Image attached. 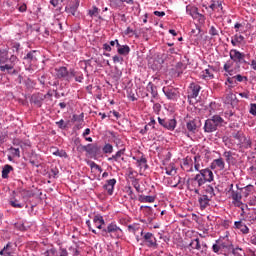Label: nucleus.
<instances>
[{
    "label": "nucleus",
    "instance_id": "nucleus-1",
    "mask_svg": "<svg viewBox=\"0 0 256 256\" xmlns=\"http://www.w3.org/2000/svg\"><path fill=\"white\" fill-rule=\"evenodd\" d=\"M223 143L228 147V149H233L235 146L240 149H249V147H251V140L245 137L241 132H233L232 138L224 136Z\"/></svg>",
    "mask_w": 256,
    "mask_h": 256
},
{
    "label": "nucleus",
    "instance_id": "nucleus-2",
    "mask_svg": "<svg viewBox=\"0 0 256 256\" xmlns=\"http://www.w3.org/2000/svg\"><path fill=\"white\" fill-rule=\"evenodd\" d=\"M17 61V56L12 55L9 58V52L7 50H0V71L2 73H15V64Z\"/></svg>",
    "mask_w": 256,
    "mask_h": 256
},
{
    "label": "nucleus",
    "instance_id": "nucleus-3",
    "mask_svg": "<svg viewBox=\"0 0 256 256\" xmlns=\"http://www.w3.org/2000/svg\"><path fill=\"white\" fill-rule=\"evenodd\" d=\"M215 181V174L210 168L201 169L198 174L192 179V182L198 187H203L205 183H213Z\"/></svg>",
    "mask_w": 256,
    "mask_h": 256
},
{
    "label": "nucleus",
    "instance_id": "nucleus-4",
    "mask_svg": "<svg viewBox=\"0 0 256 256\" xmlns=\"http://www.w3.org/2000/svg\"><path fill=\"white\" fill-rule=\"evenodd\" d=\"M223 125V118L219 115H214L211 119H207L204 124L205 133H213L217 131V127Z\"/></svg>",
    "mask_w": 256,
    "mask_h": 256
},
{
    "label": "nucleus",
    "instance_id": "nucleus-5",
    "mask_svg": "<svg viewBox=\"0 0 256 256\" xmlns=\"http://www.w3.org/2000/svg\"><path fill=\"white\" fill-rule=\"evenodd\" d=\"M102 237H109V235L114 236L116 239L123 237V230L117 226V223L111 222L106 228L102 230Z\"/></svg>",
    "mask_w": 256,
    "mask_h": 256
},
{
    "label": "nucleus",
    "instance_id": "nucleus-6",
    "mask_svg": "<svg viewBox=\"0 0 256 256\" xmlns=\"http://www.w3.org/2000/svg\"><path fill=\"white\" fill-rule=\"evenodd\" d=\"M212 251L214 253H217L218 255L220 253H227V252L231 251V243H229L228 239L219 238L213 244Z\"/></svg>",
    "mask_w": 256,
    "mask_h": 256
},
{
    "label": "nucleus",
    "instance_id": "nucleus-7",
    "mask_svg": "<svg viewBox=\"0 0 256 256\" xmlns=\"http://www.w3.org/2000/svg\"><path fill=\"white\" fill-rule=\"evenodd\" d=\"M229 57L233 63H247V61H245V53L240 52L237 49H231Z\"/></svg>",
    "mask_w": 256,
    "mask_h": 256
},
{
    "label": "nucleus",
    "instance_id": "nucleus-8",
    "mask_svg": "<svg viewBox=\"0 0 256 256\" xmlns=\"http://www.w3.org/2000/svg\"><path fill=\"white\" fill-rule=\"evenodd\" d=\"M47 97H51L49 93L43 94V93H36L31 96L30 103H33L35 107H42L43 101L47 99Z\"/></svg>",
    "mask_w": 256,
    "mask_h": 256
},
{
    "label": "nucleus",
    "instance_id": "nucleus-9",
    "mask_svg": "<svg viewBox=\"0 0 256 256\" xmlns=\"http://www.w3.org/2000/svg\"><path fill=\"white\" fill-rule=\"evenodd\" d=\"M194 193L198 195V203L200 205V208L207 209L212 198H209V196L205 194H201V192L197 188L194 189Z\"/></svg>",
    "mask_w": 256,
    "mask_h": 256
},
{
    "label": "nucleus",
    "instance_id": "nucleus-10",
    "mask_svg": "<svg viewBox=\"0 0 256 256\" xmlns=\"http://www.w3.org/2000/svg\"><path fill=\"white\" fill-rule=\"evenodd\" d=\"M143 239L146 243V246L150 249H157V247H159V244H157V238H155V235H153V233L148 232L144 234Z\"/></svg>",
    "mask_w": 256,
    "mask_h": 256
},
{
    "label": "nucleus",
    "instance_id": "nucleus-11",
    "mask_svg": "<svg viewBox=\"0 0 256 256\" xmlns=\"http://www.w3.org/2000/svg\"><path fill=\"white\" fill-rule=\"evenodd\" d=\"M247 211H245L244 207H241V217H245V221H249L250 223H255L256 221V211L255 210H251L247 208V205H245Z\"/></svg>",
    "mask_w": 256,
    "mask_h": 256
},
{
    "label": "nucleus",
    "instance_id": "nucleus-12",
    "mask_svg": "<svg viewBox=\"0 0 256 256\" xmlns=\"http://www.w3.org/2000/svg\"><path fill=\"white\" fill-rule=\"evenodd\" d=\"M201 91V86L197 83H191L188 87V99H197L199 97V92Z\"/></svg>",
    "mask_w": 256,
    "mask_h": 256
},
{
    "label": "nucleus",
    "instance_id": "nucleus-13",
    "mask_svg": "<svg viewBox=\"0 0 256 256\" xmlns=\"http://www.w3.org/2000/svg\"><path fill=\"white\" fill-rule=\"evenodd\" d=\"M232 199V203L235 205V207H240V209L241 207H245L241 201V199H243V196H241V190H232Z\"/></svg>",
    "mask_w": 256,
    "mask_h": 256
},
{
    "label": "nucleus",
    "instance_id": "nucleus-14",
    "mask_svg": "<svg viewBox=\"0 0 256 256\" xmlns=\"http://www.w3.org/2000/svg\"><path fill=\"white\" fill-rule=\"evenodd\" d=\"M115 185H117V180L112 178L106 181V183L103 185V189L108 195H113L115 191Z\"/></svg>",
    "mask_w": 256,
    "mask_h": 256
},
{
    "label": "nucleus",
    "instance_id": "nucleus-15",
    "mask_svg": "<svg viewBox=\"0 0 256 256\" xmlns=\"http://www.w3.org/2000/svg\"><path fill=\"white\" fill-rule=\"evenodd\" d=\"M210 169H217L218 171H223V169H225V161H223V158L213 160L210 165Z\"/></svg>",
    "mask_w": 256,
    "mask_h": 256
},
{
    "label": "nucleus",
    "instance_id": "nucleus-16",
    "mask_svg": "<svg viewBox=\"0 0 256 256\" xmlns=\"http://www.w3.org/2000/svg\"><path fill=\"white\" fill-rule=\"evenodd\" d=\"M146 89L148 93H151L152 95V98L150 100L151 103H155V99H157V97L159 96V93H157V87H155L152 82H149L146 86Z\"/></svg>",
    "mask_w": 256,
    "mask_h": 256
},
{
    "label": "nucleus",
    "instance_id": "nucleus-17",
    "mask_svg": "<svg viewBox=\"0 0 256 256\" xmlns=\"http://www.w3.org/2000/svg\"><path fill=\"white\" fill-rule=\"evenodd\" d=\"M162 91L164 95H166L167 99H170L171 101H175V99H177V90H175V88L164 87Z\"/></svg>",
    "mask_w": 256,
    "mask_h": 256
},
{
    "label": "nucleus",
    "instance_id": "nucleus-18",
    "mask_svg": "<svg viewBox=\"0 0 256 256\" xmlns=\"http://www.w3.org/2000/svg\"><path fill=\"white\" fill-rule=\"evenodd\" d=\"M182 169L186 173H193V160L191 158H186L182 163Z\"/></svg>",
    "mask_w": 256,
    "mask_h": 256
},
{
    "label": "nucleus",
    "instance_id": "nucleus-19",
    "mask_svg": "<svg viewBox=\"0 0 256 256\" xmlns=\"http://www.w3.org/2000/svg\"><path fill=\"white\" fill-rule=\"evenodd\" d=\"M134 161H136V166L140 168V171H145L147 169V159L145 157L137 158L133 157Z\"/></svg>",
    "mask_w": 256,
    "mask_h": 256
},
{
    "label": "nucleus",
    "instance_id": "nucleus-20",
    "mask_svg": "<svg viewBox=\"0 0 256 256\" xmlns=\"http://www.w3.org/2000/svg\"><path fill=\"white\" fill-rule=\"evenodd\" d=\"M234 227L235 229H239V231H241V233H243L244 235H247V233H249V227H247V225H245V223L241 221L234 222Z\"/></svg>",
    "mask_w": 256,
    "mask_h": 256
},
{
    "label": "nucleus",
    "instance_id": "nucleus-21",
    "mask_svg": "<svg viewBox=\"0 0 256 256\" xmlns=\"http://www.w3.org/2000/svg\"><path fill=\"white\" fill-rule=\"evenodd\" d=\"M202 195H206V197L212 199L215 195V188L212 185H206L202 191Z\"/></svg>",
    "mask_w": 256,
    "mask_h": 256
},
{
    "label": "nucleus",
    "instance_id": "nucleus-22",
    "mask_svg": "<svg viewBox=\"0 0 256 256\" xmlns=\"http://www.w3.org/2000/svg\"><path fill=\"white\" fill-rule=\"evenodd\" d=\"M93 223L97 229H103V224L105 223V219H103V216L96 215L93 218Z\"/></svg>",
    "mask_w": 256,
    "mask_h": 256
},
{
    "label": "nucleus",
    "instance_id": "nucleus-23",
    "mask_svg": "<svg viewBox=\"0 0 256 256\" xmlns=\"http://www.w3.org/2000/svg\"><path fill=\"white\" fill-rule=\"evenodd\" d=\"M175 127H177V120L175 119L166 120L164 129H168V131H175Z\"/></svg>",
    "mask_w": 256,
    "mask_h": 256
},
{
    "label": "nucleus",
    "instance_id": "nucleus-24",
    "mask_svg": "<svg viewBox=\"0 0 256 256\" xmlns=\"http://www.w3.org/2000/svg\"><path fill=\"white\" fill-rule=\"evenodd\" d=\"M35 53H37L36 50L28 52L27 55L24 57V61H27L28 63H35V61H37Z\"/></svg>",
    "mask_w": 256,
    "mask_h": 256
},
{
    "label": "nucleus",
    "instance_id": "nucleus-25",
    "mask_svg": "<svg viewBox=\"0 0 256 256\" xmlns=\"http://www.w3.org/2000/svg\"><path fill=\"white\" fill-rule=\"evenodd\" d=\"M243 41H245V37L243 35L236 34L232 37L231 44L233 47H237V45H239V43H243Z\"/></svg>",
    "mask_w": 256,
    "mask_h": 256
},
{
    "label": "nucleus",
    "instance_id": "nucleus-26",
    "mask_svg": "<svg viewBox=\"0 0 256 256\" xmlns=\"http://www.w3.org/2000/svg\"><path fill=\"white\" fill-rule=\"evenodd\" d=\"M209 8L212 11H215L217 8L220 9L221 11H223V3L219 0H211V4H210Z\"/></svg>",
    "mask_w": 256,
    "mask_h": 256
},
{
    "label": "nucleus",
    "instance_id": "nucleus-27",
    "mask_svg": "<svg viewBox=\"0 0 256 256\" xmlns=\"http://www.w3.org/2000/svg\"><path fill=\"white\" fill-rule=\"evenodd\" d=\"M11 171H13V166L6 164L2 169V179H8Z\"/></svg>",
    "mask_w": 256,
    "mask_h": 256
},
{
    "label": "nucleus",
    "instance_id": "nucleus-28",
    "mask_svg": "<svg viewBox=\"0 0 256 256\" xmlns=\"http://www.w3.org/2000/svg\"><path fill=\"white\" fill-rule=\"evenodd\" d=\"M186 13L187 15H190V17H192V19H195V17L197 16L198 9L197 7H193V6H186Z\"/></svg>",
    "mask_w": 256,
    "mask_h": 256
},
{
    "label": "nucleus",
    "instance_id": "nucleus-29",
    "mask_svg": "<svg viewBox=\"0 0 256 256\" xmlns=\"http://www.w3.org/2000/svg\"><path fill=\"white\" fill-rule=\"evenodd\" d=\"M138 200L140 203H155V196L140 195Z\"/></svg>",
    "mask_w": 256,
    "mask_h": 256
},
{
    "label": "nucleus",
    "instance_id": "nucleus-30",
    "mask_svg": "<svg viewBox=\"0 0 256 256\" xmlns=\"http://www.w3.org/2000/svg\"><path fill=\"white\" fill-rule=\"evenodd\" d=\"M202 79H213V68H207L201 72Z\"/></svg>",
    "mask_w": 256,
    "mask_h": 256
},
{
    "label": "nucleus",
    "instance_id": "nucleus-31",
    "mask_svg": "<svg viewBox=\"0 0 256 256\" xmlns=\"http://www.w3.org/2000/svg\"><path fill=\"white\" fill-rule=\"evenodd\" d=\"M189 247H191V249H195L196 251H201V242L199 241V238L191 240Z\"/></svg>",
    "mask_w": 256,
    "mask_h": 256
},
{
    "label": "nucleus",
    "instance_id": "nucleus-32",
    "mask_svg": "<svg viewBox=\"0 0 256 256\" xmlns=\"http://www.w3.org/2000/svg\"><path fill=\"white\" fill-rule=\"evenodd\" d=\"M235 101H237V96H235V94H233V92H229L226 95L225 103H227L228 105H233V103H235Z\"/></svg>",
    "mask_w": 256,
    "mask_h": 256
},
{
    "label": "nucleus",
    "instance_id": "nucleus-33",
    "mask_svg": "<svg viewBox=\"0 0 256 256\" xmlns=\"http://www.w3.org/2000/svg\"><path fill=\"white\" fill-rule=\"evenodd\" d=\"M186 129L189 133H195L197 131V124L193 120H190L186 123Z\"/></svg>",
    "mask_w": 256,
    "mask_h": 256
},
{
    "label": "nucleus",
    "instance_id": "nucleus-34",
    "mask_svg": "<svg viewBox=\"0 0 256 256\" xmlns=\"http://www.w3.org/2000/svg\"><path fill=\"white\" fill-rule=\"evenodd\" d=\"M193 167H194L195 171H198V173L201 172V157L194 156Z\"/></svg>",
    "mask_w": 256,
    "mask_h": 256
},
{
    "label": "nucleus",
    "instance_id": "nucleus-35",
    "mask_svg": "<svg viewBox=\"0 0 256 256\" xmlns=\"http://www.w3.org/2000/svg\"><path fill=\"white\" fill-rule=\"evenodd\" d=\"M129 51H131V49L127 45L121 46L120 44V46H118L119 55H129Z\"/></svg>",
    "mask_w": 256,
    "mask_h": 256
},
{
    "label": "nucleus",
    "instance_id": "nucleus-36",
    "mask_svg": "<svg viewBox=\"0 0 256 256\" xmlns=\"http://www.w3.org/2000/svg\"><path fill=\"white\" fill-rule=\"evenodd\" d=\"M235 62L233 61H227L225 64H224V71H226V73H229V75H233V64Z\"/></svg>",
    "mask_w": 256,
    "mask_h": 256
},
{
    "label": "nucleus",
    "instance_id": "nucleus-37",
    "mask_svg": "<svg viewBox=\"0 0 256 256\" xmlns=\"http://www.w3.org/2000/svg\"><path fill=\"white\" fill-rule=\"evenodd\" d=\"M20 195L22 197V199H31V197H34V193L33 191H30V190H22L20 192Z\"/></svg>",
    "mask_w": 256,
    "mask_h": 256
},
{
    "label": "nucleus",
    "instance_id": "nucleus-38",
    "mask_svg": "<svg viewBox=\"0 0 256 256\" xmlns=\"http://www.w3.org/2000/svg\"><path fill=\"white\" fill-rule=\"evenodd\" d=\"M125 155V149H121L118 152H116L115 155L112 157L108 158V161H118L119 157Z\"/></svg>",
    "mask_w": 256,
    "mask_h": 256
},
{
    "label": "nucleus",
    "instance_id": "nucleus-39",
    "mask_svg": "<svg viewBox=\"0 0 256 256\" xmlns=\"http://www.w3.org/2000/svg\"><path fill=\"white\" fill-rule=\"evenodd\" d=\"M166 175H175L177 173V170H175V165L170 164L165 168Z\"/></svg>",
    "mask_w": 256,
    "mask_h": 256
},
{
    "label": "nucleus",
    "instance_id": "nucleus-40",
    "mask_svg": "<svg viewBox=\"0 0 256 256\" xmlns=\"http://www.w3.org/2000/svg\"><path fill=\"white\" fill-rule=\"evenodd\" d=\"M88 14L91 17H99V8H97V6L92 7V9L88 11Z\"/></svg>",
    "mask_w": 256,
    "mask_h": 256
},
{
    "label": "nucleus",
    "instance_id": "nucleus-41",
    "mask_svg": "<svg viewBox=\"0 0 256 256\" xmlns=\"http://www.w3.org/2000/svg\"><path fill=\"white\" fill-rule=\"evenodd\" d=\"M194 19H197V21H199V23L201 25H203V23H205V21H206L205 15H203L199 12H198V14H196V17H194Z\"/></svg>",
    "mask_w": 256,
    "mask_h": 256
},
{
    "label": "nucleus",
    "instance_id": "nucleus-42",
    "mask_svg": "<svg viewBox=\"0 0 256 256\" xmlns=\"http://www.w3.org/2000/svg\"><path fill=\"white\" fill-rule=\"evenodd\" d=\"M11 247V242H8L6 246L0 251V255L6 256L9 253V248Z\"/></svg>",
    "mask_w": 256,
    "mask_h": 256
},
{
    "label": "nucleus",
    "instance_id": "nucleus-43",
    "mask_svg": "<svg viewBox=\"0 0 256 256\" xmlns=\"http://www.w3.org/2000/svg\"><path fill=\"white\" fill-rule=\"evenodd\" d=\"M10 205L14 207L15 209H22L23 204L19 203L18 200H11Z\"/></svg>",
    "mask_w": 256,
    "mask_h": 256
},
{
    "label": "nucleus",
    "instance_id": "nucleus-44",
    "mask_svg": "<svg viewBox=\"0 0 256 256\" xmlns=\"http://www.w3.org/2000/svg\"><path fill=\"white\" fill-rule=\"evenodd\" d=\"M103 153H113V145L111 144H106L103 147Z\"/></svg>",
    "mask_w": 256,
    "mask_h": 256
},
{
    "label": "nucleus",
    "instance_id": "nucleus-45",
    "mask_svg": "<svg viewBox=\"0 0 256 256\" xmlns=\"http://www.w3.org/2000/svg\"><path fill=\"white\" fill-rule=\"evenodd\" d=\"M56 71H57L56 75L59 79H62V77H65V67H62L58 70L56 69Z\"/></svg>",
    "mask_w": 256,
    "mask_h": 256
},
{
    "label": "nucleus",
    "instance_id": "nucleus-46",
    "mask_svg": "<svg viewBox=\"0 0 256 256\" xmlns=\"http://www.w3.org/2000/svg\"><path fill=\"white\" fill-rule=\"evenodd\" d=\"M132 185L134 189H136L137 193H141V184H139V180H134Z\"/></svg>",
    "mask_w": 256,
    "mask_h": 256
},
{
    "label": "nucleus",
    "instance_id": "nucleus-47",
    "mask_svg": "<svg viewBox=\"0 0 256 256\" xmlns=\"http://www.w3.org/2000/svg\"><path fill=\"white\" fill-rule=\"evenodd\" d=\"M249 113H250V115H253L254 117H256V104L255 103L250 104Z\"/></svg>",
    "mask_w": 256,
    "mask_h": 256
},
{
    "label": "nucleus",
    "instance_id": "nucleus-48",
    "mask_svg": "<svg viewBox=\"0 0 256 256\" xmlns=\"http://www.w3.org/2000/svg\"><path fill=\"white\" fill-rule=\"evenodd\" d=\"M10 151L12 153V155H15V157H21V151L19 150V148H10Z\"/></svg>",
    "mask_w": 256,
    "mask_h": 256
},
{
    "label": "nucleus",
    "instance_id": "nucleus-49",
    "mask_svg": "<svg viewBox=\"0 0 256 256\" xmlns=\"http://www.w3.org/2000/svg\"><path fill=\"white\" fill-rule=\"evenodd\" d=\"M248 241L251 243V245H256V234H250L248 236Z\"/></svg>",
    "mask_w": 256,
    "mask_h": 256
},
{
    "label": "nucleus",
    "instance_id": "nucleus-50",
    "mask_svg": "<svg viewBox=\"0 0 256 256\" xmlns=\"http://www.w3.org/2000/svg\"><path fill=\"white\" fill-rule=\"evenodd\" d=\"M233 79H236L238 83H243V80L247 81V77L242 76L241 74H237L236 76L233 77Z\"/></svg>",
    "mask_w": 256,
    "mask_h": 256
},
{
    "label": "nucleus",
    "instance_id": "nucleus-51",
    "mask_svg": "<svg viewBox=\"0 0 256 256\" xmlns=\"http://www.w3.org/2000/svg\"><path fill=\"white\" fill-rule=\"evenodd\" d=\"M153 111L154 113H156L157 115H159L160 111H161V104L159 103H154L153 105Z\"/></svg>",
    "mask_w": 256,
    "mask_h": 256
},
{
    "label": "nucleus",
    "instance_id": "nucleus-52",
    "mask_svg": "<svg viewBox=\"0 0 256 256\" xmlns=\"http://www.w3.org/2000/svg\"><path fill=\"white\" fill-rule=\"evenodd\" d=\"M209 34L215 37L216 35H219V31L217 30V28H215V26H211L209 30Z\"/></svg>",
    "mask_w": 256,
    "mask_h": 256
},
{
    "label": "nucleus",
    "instance_id": "nucleus-53",
    "mask_svg": "<svg viewBox=\"0 0 256 256\" xmlns=\"http://www.w3.org/2000/svg\"><path fill=\"white\" fill-rule=\"evenodd\" d=\"M90 167L91 169H96L97 171H99V173H103V169L101 168V166L97 165L95 162H92Z\"/></svg>",
    "mask_w": 256,
    "mask_h": 256
},
{
    "label": "nucleus",
    "instance_id": "nucleus-54",
    "mask_svg": "<svg viewBox=\"0 0 256 256\" xmlns=\"http://www.w3.org/2000/svg\"><path fill=\"white\" fill-rule=\"evenodd\" d=\"M223 155H224L226 161H231V157H232L231 151H225Z\"/></svg>",
    "mask_w": 256,
    "mask_h": 256
},
{
    "label": "nucleus",
    "instance_id": "nucleus-55",
    "mask_svg": "<svg viewBox=\"0 0 256 256\" xmlns=\"http://www.w3.org/2000/svg\"><path fill=\"white\" fill-rule=\"evenodd\" d=\"M50 3L51 5H53V7H58V5H61V3H63V0H51Z\"/></svg>",
    "mask_w": 256,
    "mask_h": 256
},
{
    "label": "nucleus",
    "instance_id": "nucleus-56",
    "mask_svg": "<svg viewBox=\"0 0 256 256\" xmlns=\"http://www.w3.org/2000/svg\"><path fill=\"white\" fill-rule=\"evenodd\" d=\"M114 63H123V57L121 56H113Z\"/></svg>",
    "mask_w": 256,
    "mask_h": 256
},
{
    "label": "nucleus",
    "instance_id": "nucleus-57",
    "mask_svg": "<svg viewBox=\"0 0 256 256\" xmlns=\"http://www.w3.org/2000/svg\"><path fill=\"white\" fill-rule=\"evenodd\" d=\"M79 7V2L75 1L74 6L71 8V14L75 15V11H77V8Z\"/></svg>",
    "mask_w": 256,
    "mask_h": 256
},
{
    "label": "nucleus",
    "instance_id": "nucleus-58",
    "mask_svg": "<svg viewBox=\"0 0 256 256\" xmlns=\"http://www.w3.org/2000/svg\"><path fill=\"white\" fill-rule=\"evenodd\" d=\"M53 155H58V157H65V152L62 150V151H55L53 152Z\"/></svg>",
    "mask_w": 256,
    "mask_h": 256
},
{
    "label": "nucleus",
    "instance_id": "nucleus-59",
    "mask_svg": "<svg viewBox=\"0 0 256 256\" xmlns=\"http://www.w3.org/2000/svg\"><path fill=\"white\" fill-rule=\"evenodd\" d=\"M227 83H229L231 85L229 87H233V85H235V78L228 77L227 78Z\"/></svg>",
    "mask_w": 256,
    "mask_h": 256
},
{
    "label": "nucleus",
    "instance_id": "nucleus-60",
    "mask_svg": "<svg viewBox=\"0 0 256 256\" xmlns=\"http://www.w3.org/2000/svg\"><path fill=\"white\" fill-rule=\"evenodd\" d=\"M158 123L159 125H161L162 127H165L167 120L165 119H161V117H158Z\"/></svg>",
    "mask_w": 256,
    "mask_h": 256
},
{
    "label": "nucleus",
    "instance_id": "nucleus-61",
    "mask_svg": "<svg viewBox=\"0 0 256 256\" xmlns=\"http://www.w3.org/2000/svg\"><path fill=\"white\" fill-rule=\"evenodd\" d=\"M154 15H156V17H165V12H163V11H154Z\"/></svg>",
    "mask_w": 256,
    "mask_h": 256
},
{
    "label": "nucleus",
    "instance_id": "nucleus-62",
    "mask_svg": "<svg viewBox=\"0 0 256 256\" xmlns=\"http://www.w3.org/2000/svg\"><path fill=\"white\" fill-rule=\"evenodd\" d=\"M72 77H75V72L73 70L66 72V78L71 79Z\"/></svg>",
    "mask_w": 256,
    "mask_h": 256
},
{
    "label": "nucleus",
    "instance_id": "nucleus-63",
    "mask_svg": "<svg viewBox=\"0 0 256 256\" xmlns=\"http://www.w3.org/2000/svg\"><path fill=\"white\" fill-rule=\"evenodd\" d=\"M103 49H104L105 51L110 52V51H111V45H110V44H104V45H103Z\"/></svg>",
    "mask_w": 256,
    "mask_h": 256
},
{
    "label": "nucleus",
    "instance_id": "nucleus-64",
    "mask_svg": "<svg viewBox=\"0 0 256 256\" xmlns=\"http://www.w3.org/2000/svg\"><path fill=\"white\" fill-rule=\"evenodd\" d=\"M250 65H251V68H252L254 71H256V61H255V60H252Z\"/></svg>",
    "mask_w": 256,
    "mask_h": 256
}]
</instances>
